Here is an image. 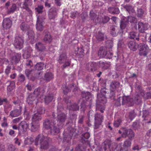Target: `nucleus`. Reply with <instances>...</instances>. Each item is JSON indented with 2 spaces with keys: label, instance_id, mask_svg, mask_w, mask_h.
<instances>
[{
  "label": "nucleus",
  "instance_id": "f257e3e1",
  "mask_svg": "<svg viewBox=\"0 0 151 151\" xmlns=\"http://www.w3.org/2000/svg\"><path fill=\"white\" fill-rule=\"evenodd\" d=\"M51 139L49 137L44 136L42 134H39L36 137L35 141V144L37 145H40V148L46 150L49 147V144Z\"/></svg>",
  "mask_w": 151,
  "mask_h": 151
},
{
  "label": "nucleus",
  "instance_id": "f03ea898",
  "mask_svg": "<svg viewBox=\"0 0 151 151\" xmlns=\"http://www.w3.org/2000/svg\"><path fill=\"white\" fill-rule=\"evenodd\" d=\"M118 132L121 134L122 137L124 138L127 137V139L131 140H133L134 138L135 133L131 129H127L122 127L119 130Z\"/></svg>",
  "mask_w": 151,
  "mask_h": 151
},
{
  "label": "nucleus",
  "instance_id": "7ed1b4c3",
  "mask_svg": "<svg viewBox=\"0 0 151 151\" xmlns=\"http://www.w3.org/2000/svg\"><path fill=\"white\" fill-rule=\"evenodd\" d=\"M98 54L100 57L110 59L112 58L113 53L111 51H107L106 47H100Z\"/></svg>",
  "mask_w": 151,
  "mask_h": 151
},
{
  "label": "nucleus",
  "instance_id": "20e7f679",
  "mask_svg": "<svg viewBox=\"0 0 151 151\" xmlns=\"http://www.w3.org/2000/svg\"><path fill=\"white\" fill-rule=\"evenodd\" d=\"M137 46L139 50V55L141 56H147L149 49L147 45L145 43H142L138 45Z\"/></svg>",
  "mask_w": 151,
  "mask_h": 151
},
{
  "label": "nucleus",
  "instance_id": "39448f33",
  "mask_svg": "<svg viewBox=\"0 0 151 151\" xmlns=\"http://www.w3.org/2000/svg\"><path fill=\"white\" fill-rule=\"evenodd\" d=\"M95 122L94 129H98L103 119V116L102 114L96 113L95 115Z\"/></svg>",
  "mask_w": 151,
  "mask_h": 151
},
{
  "label": "nucleus",
  "instance_id": "423d86ee",
  "mask_svg": "<svg viewBox=\"0 0 151 151\" xmlns=\"http://www.w3.org/2000/svg\"><path fill=\"white\" fill-rule=\"evenodd\" d=\"M49 90L50 88L46 86H44L42 88L38 87L35 90L33 93L36 97L39 96H43L46 91Z\"/></svg>",
  "mask_w": 151,
  "mask_h": 151
},
{
  "label": "nucleus",
  "instance_id": "0eeeda50",
  "mask_svg": "<svg viewBox=\"0 0 151 151\" xmlns=\"http://www.w3.org/2000/svg\"><path fill=\"white\" fill-rule=\"evenodd\" d=\"M65 102L67 103V107L69 111H77L79 110V107L77 103H72L71 101L69 100H66Z\"/></svg>",
  "mask_w": 151,
  "mask_h": 151
},
{
  "label": "nucleus",
  "instance_id": "6e6552de",
  "mask_svg": "<svg viewBox=\"0 0 151 151\" xmlns=\"http://www.w3.org/2000/svg\"><path fill=\"white\" fill-rule=\"evenodd\" d=\"M122 104L128 106H133L134 104L133 99L130 98L129 96H123L122 97Z\"/></svg>",
  "mask_w": 151,
  "mask_h": 151
},
{
  "label": "nucleus",
  "instance_id": "1a4fd4ad",
  "mask_svg": "<svg viewBox=\"0 0 151 151\" xmlns=\"http://www.w3.org/2000/svg\"><path fill=\"white\" fill-rule=\"evenodd\" d=\"M24 42L22 38L19 37H16L14 45L16 49L20 50L23 47Z\"/></svg>",
  "mask_w": 151,
  "mask_h": 151
},
{
  "label": "nucleus",
  "instance_id": "9d476101",
  "mask_svg": "<svg viewBox=\"0 0 151 151\" xmlns=\"http://www.w3.org/2000/svg\"><path fill=\"white\" fill-rule=\"evenodd\" d=\"M43 20L40 16H38L36 24V28L37 30L40 32L42 31L44 29V27Z\"/></svg>",
  "mask_w": 151,
  "mask_h": 151
},
{
  "label": "nucleus",
  "instance_id": "9b49d317",
  "mask_svg": "<svg viewBox=\"0 0 151 151\" xmlns=\"http://www.w3.org/2000/svg\"><path fill=\"white\" fill-rule=\"evenodd\" d=\"M55 124L53 119H47L44 120L43 127L46 129H49L53 127Z\"/></svg>",
  "mask_w": 151,
  "mask_h": 151
},
{
  "label": "nucleus",
  "instance_id": "f8f14e48",
  "mask_svg": "<svg viewBox=\"0 0 151 151\" xmlns=\"http://www.w3.org/2000/svg\"><path fill=\"white\" fill-rule=\"evenodd\" d=\"M104 143L105 145H107L110 151H114L117 147V145L116 143L112 142L111 140L109 139H106L104 141Z\"/></svg>",
  "mask_w": 151,
  "mask_h": 151
},
{
  "label": "nucleus",
  "instance_id": "ddd939ff",
  "mask_svg": "<svg viewBox=\"0 0 151 151\" xmlns=\"http://www.w3.org/2000/svg\"><path fill=\"white\" fill-rule=\"evenodd\" d=\"M44 36L43 39L44 42L46 43H50L53 40L52 36L47 30H44Z\"/></svg>",
  "mask_w": 151,
  "mask_h": 151
},
{
  "label": "nucleus",
  "instance_id": "4468645a",
  "mask_svg": "<svg viewBox=\"0 0 151 151\" xmlns=\"http://www.w3.org/2000/svg\"><path fill=\"white\" fill-rule=\"evenodd\" d=\"M12 21L9 18H6L4 19L2 23V26L4 29H9L12 25Z\"/></svg>",
  "mask_w": 151,
  "mask_h": 151
},
{
  "label": "nucleus",
  "instance_id": "2eb2a0df",
  "mask_svg": "<svg viewBox=\"0 0 151 151\" xmlns=\"http://www.w3.org/2000/svg\"><path fill=\"white\" fill-rule=\"evenodd\" d=\"M66 114L63 112L58 113L57 114L56 120L61 124L64 123L67 119Z\"/></svg>",
  "mask_w": 151,
  "mask_h": 151
},
{
  "label": "nucleus",
  "instance_id": "dca6fc26",
  "mask_svg": "<svg viewBox=\"0 0 151 151\" xmlns=\"http://www.w3.org/2000/svg\"><path fill=\"white\" fill-rule=\"evenodd\" d=\"M68 130L69 131V134H67L64 137V140L67 142H69L71 139L73 133L75 132V129L71 127L69 128Z\"/></svg>",
  "mask_w": 151,
  "mask_h": 151
},
{
  "label": "nucleus",
  "instance_id": "f3484780",
  "mask_svg": "<svg viewBox=\"0 0 151 151\" xmlns=\"http://www.w3.org/2000/svg\"><path fill=\"white\" fill-rule=\"evenodd\" d=\"M58 10L55 8H51L49 10L48 16L50 19H54L57 15Z\"/></svg>",
  "mask_w": 151,
  "mask_h": 151
},
{
  "label": "nucleus",
  "instance_id": "a211bd4d",
  "mask_svg": "<svg viewBox=\"0 0 151 151\" xmlns=\"http://www.w3.org/2000/svg\"><path fill=\"white\" fill-rule=\"evenodd\" d=\"M87 68L88 70L91 71L96 70L99 67V63L95 62L89 63L86 65Z\"/></svg>",
  "mask_w": 151,
  "mask_h": 151
},
{
  "label": "nucleus",
  "instance_id": "6ab92c4d",
  "mask_svg": "<svg viewBox=\"0 0 151 151\" xmlns=\"http://www.w3.org/2000/svg\"><path fill=\"white\" fill-rule=\"evenodd\" d=\"M138 25L139 31L140 32L143 33L145 30L148 29V25L147 24H144L139 22Z\"/></svg>",
  "mask_w": 151,
  "mask_h": 151
},
{
  "label": "nucleus",
  "instance_id": "aec40b11",
  "mask_svg": "<svg viewBox=\"0 0 151 151\" xmlns=\"http://www.w3.org/2000/svg\"><path fill=\"white\" fill-rule=\"evenodd\" d=\"M124 8L130 14L136 15V13L134 9V7L132 6L127 4L124 6Z\"/></svg>",
  "mask_w": 151,
  "mask_h": 151
},
{
  "label": "nucleus",
  "instance_id": "412c9836",
  "mask_svg": "<svg viewBox=\"0 0 151 151\" xmlns=\"http://www.w3.org/2000/svg\"><path fill=\"white\" fill-rule=\"evenodd\" d=\"M139 34L138 33L132 31L129 32L128 37L130 39H132L134 40H137L139 41Z\"/></svg>",
  "mask_w": 151,
  "mask_h": 151
},
{
  "label": "nucleus",
  "instance_id": "4be33fe9",
  "mask_svg": "<svg viewBox=\"0 0 151 151\" xmlns=\"http://www.w3.org/2000/svg\"><path fill=\"white\" fill-rule=\"evenodd\" d=\"M58 62L60 64L64 63L67 60V56L65 52L61 54L57 59Z\"/></svg>",
  "mask_w": 151,
  "mask_h": 151
},
{
  "label": "nucleus",
  "instance_id": "5701e85b",
  "mask_svg": "<svg viewBox=\"0 0 151 151\" xmlns=\"http://www.w3.org/2000/svg\"><path fill=\"white\" fill-rule=\"evenodd\" d=\"M47 94L45 96V101L46 103L48 104L51 102L53 98L54 95L52 93H50L49 90L47 91Z\"/></svg>",
  "mask_w": 151,
  "mask_h": 151
},
{
  "label": "nucleus",
  "instance_id": "b1692460",
  "mask_svg": "<svg viewBox=\"0 0 151 151\" xmlns=\"http://www.w3.org/2000/svg\"><path fill=\"white\" fill-rule=\"evenodd\" d=\"M81 142L84 143L88 145L89 144V142L88 139L90 136V135L89 132H86L82 135Z\"/></svg>",
  "mask_w": 151,
  "mask_h": 151
},
{
  "label": "nucleus",
  "instance_id": "393cba45",
  "mask_svg": "<svg viewBox=\"0 0 151 151\" xmlns=\"http://www.w3.org/2000/svg\"><path fill=\"white\" fill-rule=\"evenodd\" d=\"M40 127L39 122H35L32 121L30 124V130L32 132H35L37 131Z\"/></svg>",
  "mask_w": 151,
  "mask_h": 151
},
{
  "label": "nucleus",
  "instance_id": "a878e982",
  "mask_svg": "<svg viewBox=\"0 0 151 151\" xmlns=\"http://www.w3.org/2000/svg\"><path fill=\"white\" fill-rule=\"evenodd\" d=\"M137 44L135 41H130L127 43V45L129 48L133 51H135L138 48Z\"/></svg>",
  "mask_w": 151,
  "mask_h": 151
},
{
  "label": "nucleus",
  "instance_id": "bb28decb",
  "mask_svg": "<svg viewBox=\"0 0 151 151\" xmlns=\"http://www.w3.org/2000/svg\"><path fill=\"white\" fill-rule=\"evenodd\" d=\"M75 89V87L74 86V83L70 84L68 85V87L65 86V88L63 90V93L65 94L66 95L71 90L74 91Z\"/></svg>",
  "mask_w": 151,
  "mask_h": 151
},
{
  "label": "nucleus",
  "instance_id": "cd10ccee",
  "mask_svg": "<svg viewBox=\"0 0 151 151\" xmlns=\"http://www.w3.org/2000/svg\"><path fill=\"white\" fill-rule=\"evenodd\" d=\"M109 12L113 14H118L120 13V10L118 8L114 7H109L108 9Z\"/></svg>",
  "mask_w": 151,
  "mask_h": 151
},
{
  "label": "nucleus",
  "instance_id": "c85d7f7f",
  "mask_svg": "<svg viewBox=\"0 0 151 151\" xmlns=\"http://www.w3.org/2000/svg\"><path fill=\"white\" fill-rule=\"evenodd\" d=\"M21 110V108L19 109H16L11 111L9 115L12 117H16L20 115Z\"/></svg>",
  "mask_w": 151,
  "mask_h": 151
},
{
  "label": "nucleus",
  "instance_id": "c756f323",
  "mask_svg": "<svg viewBox=\"0 0 151 151\" xmlns=\"http://www.w3.org/2000/svg\"><path fill=\"white\" fill-rule=\"evenodd\" d=\"M128 21L127 18L124 17L122 19L120 22V27L122 30L124 29L127 27L128 24Z\"/></svg>",
  "mask_w": 151,
  "mask_h": 151
},
{
  "label": "nucleus",
  "instance_id": "7c9ffc66",
  "mask_svg": "<svg viewBox=\"0 0 151 151\" xmlns=\"http://www.w3.org/2000/svg\"><path fill=\"white\" fill-rule=\"evenodd\" d=\"M54 78L53 74L51 72H46L44 75V80L47 82H48Z\"/></svg>",
  "mask_w": 151,
  "mask_h": 151
},
{
  "label": "nucleus",
  "instance_id": "2f4dec72",
  "mask_svg": "<svg viewBox=\"0 0 151 151\" xmlns=\"http://www.w3.org/2000/svg\"><path fill=\"white\" fill-rule=\"evenodd\" d=\"M87 144L81 142L76 148V151H85Z\"/></svg>",
  "mask_w": 151,
  "mask_h": 151
},
{
  "label": "nucleus",
  "instance_id": "473e14b6",
  "mask_svg": "<svg viewBox=\"0 0 151 151\" xmlns=\"http://www.w3.org/2000/svg\"><path fill=\"white\" fill-rule=\"evenodd\" d=\"M50 132L51 134L53 135H57L60 132V129L55 126V124L53 127L50 129Z\"/></svg>",
  "mask_w": 151,
  "mask_h": 151
},
{
  "label": "nucleus",
  "instance_id": "72a5a7b5",
  "mask_svg": "<svg viewBox=\"0 0 151 151\" xmlns=\"http://www.w3.org/2000/svg\"><path fill=\"white\" fill-rule=\"evenodd\" d=\"M99 67H101L103 70L107 69L110 66L109 63L100 61L99 62Z\"/></svg>",
  "mask_w": 151,
  "mask_h": 151
},
{
  "label": "nucleus",
  "instance_id": "f704fd0d",
  "mask_svg": "<svg viewBox=\"0 0 151 151\" xmlns=\"http://www.w3.org/2000/svg\"><path fill=\"white\" fill-rule=\"evenodd\" d=\"M37 97L34 95V94L31 93L30 94L27 99V103L30 104H32L33 102L36 99Z\"/></svg>",
  "mask_w": 151,
  "mask_h": 151
},
{
  "label": "nucleus",
  "instance_id": "c9c22d12",
  "mask_svg": "<svg viewBox=\"0 0 151 151\" xmlns=\"http://www.w3.org/2000/svg\"><path fill=\"white\" fill-rule=\"evenodd\" d=\"M120 85L119 82L115 81H113L110 85V90L115 91L116 88L119 87Z\"/></svg>",
  "mask_w": 151,
  "mask_h": 151
},
{
  "label": "nucleus",
  "instance_id": "e433bc0d",
  "mask_svg": "<svg viewBox=\"0 0 151 151\" xmlns=\"http://www.w3.org/2000/svg\"><path fill=\"white\" fill-rule=\"evenodd\" d=\"M42 119L41 115L38 113H35L32 115V121L35 122H39Z\"/></svg>",
  "mask_w": 151,
  "mask_h": 151
},
{
  "label": "nucleus",
  "instance_id": "4c0bfd02",
  "mask_svg": "<svg viewBox=\"0 0 151 151\" xmlns=\"http://www.w3.org/2000/svg\"><path fill=\"white\" fill-rule=\"evenodd\" d=\"M142 99L140 96L138 94H136L134 97L133 101L137 105H141L142 103Z\"/></svg>",
  "mask_w": 151,
  "mask_h": 151
},
{
  "label": "nucleus",
  "instance_id": "58836bf2",
  "mask_svg": "<svg viewBox=\"0 0 151 151\" xmlns=\"http://www.w3.org/2000/svg\"><path fill=\"white\" fill-rule=\"evenodd\" d=\"M132 140L127 139L124 142L122 147L124 148V149H128V148H130L131 146Z\"/></svg>",
  "mask_w": 151,
  "mask_h": 151
},
{
  "label": "nucleus",
  "instance_id": "ea45409f",
  "mask_svg": "<svg viewBox=\"0 0 151 151\" xmlns=\"http://www.w3.org/2000/svg\"><path fill=\"white\" fill-rule=\"evenodd\" d=\"M21 58V54L17 53L12 57V62L15 63H18L20 60Z\"/></svg>",
  "mask_w": 151,
  "mask_h": 151
},
{
  "label": "nucleus",
  "instance_id": "a19ab883",
  "mask_svg": "<svg viewBox=\"0 0 151 151\" xmlns=\"http://www.w3.org/2000/svg\"><path fill=\"white\" fill-rule=\"evenodd\" d=\"M118 29L115 26H112L110 27V33L113 36H116L117 35Z\"/></svg>",
  "mask_w": 151,
  "mask_h": 151
},
{
  "label": "nucleus",
  "instance_id": "79ce46f5",
  "mask_svg": "<svg viewBox=\"0 0 151 151\" xmlns=\"http://www.w3.org/2000/svg\"><path fill=\"white\" fill-rule=\"evenodd\" d=\"M81 96L83 99H83L84 101H88L91 97L90 93L88 92H82L81 93Z\"/></svg>",
  "mask_w": 151,
  "mask_h": 151
},
{
  "label": "nucleus",
  "instance_id": "37998d69",
  "mask_svg": "<svg viewBox=\"0 0 151 151\" xmlns=\"http://www.w3.org/2000/svg\"><path fill=\"white\" fill-rule=\"evenodd\" d=\"M5 104L4 105V110L5 113L8 114L11 109L12 105L8 101L7 102H5Z\"/></svg>",
  "mask_w": 151,
  "mask_h": 151
},
{
  "label": "nucleus",
  "instance_id": "c03bdc74",
  "mask_svg": "<svg viewBox=\"0 0 151 151\" xmlns=\"http://www.w3.org/2000/svg\"><path fill=\"white\" fill-rule=\"evenodd\" d=\"M104 34L100 31H99L96 34V37L97 40L101 41L104 40Z\"/></svg>",
  "mask_w": 151,
  "mask_h": 151
},
{
  "label": "nucleus",
  "instance_id": "a18cd8bd",
  "mask_svg": "<svg viewBox=\"0 0 151 151\" xmlns=\"http://www.w3.org/2000/svg\"><path fill=\"white\" fill-rule=\"evenodd\" d=\"M22 129V131H25L28 128V124L25 121H22L19 124Z\"/></svg>",
  "mask_w": 151,
  "mask_h": 151
},
{
  "label": "nucleus",
  "instance_id": "49530a36",
  "mask_svg": "<svg viewBox=\"0 0 151 151\" xmlns=\"http://www.w3.org/2000/svg\"><path fill=\"white\" fill-rule=\"evenodd\" d=\"M33 69L27 68L25 70V74L28 79L29 78L30 76H32V73L34 72Z\"/></svg>",
  "mask_w": 151,
  "mask_h": 151
},
{
  "label": "nucleus",
  "instance_id": "de8ad7c7",
  "mask_svg": "<svg viewBox=\"0 0 151 151\" xmlns=\"http://www.w3.org/2000/svg\"><path fill=\"white\" fill-rule=\"evenodd\" d=\"M132 127L135 130L139 129L140 127V122L139 121L137 120L133 122L132 125Z\"/></svg>",
  "mask_w": 151,
  "mask_h": 151
},
{
  "label": "nucleus",
  "instance_id": "09e8293b",
  "mask_svg": "<svg viewBox=\"0 0 151 151\" xmlns=\"http://www.w3.org/2000/svg\"><path fill=\"white\" fill-rule=\"evenodd\" d=\"M97 98L99 101L101 103L105 104L106 102L107 97L106 96H101V95L97 94Z\"/></svg>",
  "mask_w": 151,
  "mask_h": 151
},
{
  "label": "nucleus",
  "instance_id": "8fccbe9b",
  "mask_svg": "<svg viewBox=\"0 0 151 151\" xmlns=\"http://www.w3.org/2000/svg\"><path fill=\"white\" fill-rule=\"evenodd\" d=\"M44 67V64L42 63H37L35 66V69L38 70H42Z\"/></svg>",
  "mask_w": 151,
  "mask_h": 151
},
{
  "label": "nucleus",
  "instance_id": "3c124183",
  "mask_svg": "<svg viewBox=\"0 0 151 151\" xmlns=\"http://www.w3.org/2000/svg\"><path fill=\"white\" fill-rule=\"evenodd\" d=\"M9 82V85L8 86L7 90L10 92L15 88V83L13 81H10Z\"/></svg>",
  "mask_w": 151,
  "mask_h": 151
},
{
  "label": "nucleus",
  "instance_id": "603ef678",
  "mask_svg": "<svg viewBox=\"0 0 151 151\" xmlns=\"http://www.w3.org/2000/svg\"><path fill=\"white\" fill-rule=\"evenodd\" d=\"M36 48L40 51H42L45 48L44 45L40 42H38L35 44Z\"/></svg>",
  "mask_w": 151,
  "mask_h": 151
},
{
  "label": "nucleus",
  "instance_id": "864d4df0",
  "mask_svg": "<svg viewBox=\"0 0 151 151\" xmlns=\"http://www.w3.org/2000/svg\"><path fill=\"white\" fill-rule=\"evenodd\" d=\"M17 6L15 4H13L9 9L7 11V13L9 14L14 13L16 10Z\"/></svg>",
  "mask_w": 151,
  "mask_h": 151
},
{
  "label": "nucleus",
  "instance_id": "5fc2aeb1",
  "mask_svg": "<svg viewBox=\"0 0 151 151\" xmlns=\"http://www.w3.org/2000/svg\"><path fill=\"white\" fill-rule=\"evenodd\" d=\"M114 90H110V92L109 93H107V98H109L114 100L115 96V93Z\"/></svg>",
  "mask_w": 151,
  "mask_h": 151
},
{
  "label": "nucleus",
  "instance_id": "6e6d98bb",
  "mask_svg": "<svg viewBox=\"0 0 151 151\" xmlns=\"http://www.w3.org/2000/svg\"><path fill=\"white\" fill-rule=\"evenodd\" d=\"M69 119L71 120H75L77 119V115L74 112L69 111Z\"/></svg>",
  "mask_w": 151,
  "mask_h": 151
},
{
  "label": "nucleus",
  "instance_id": "4d7b16f0",
  "mask_svg": "<svg viewBox=\"0 0 151 151\" xmlns=\"http://www.w3.org/2000/svg\"><path fill=\"white\" fill-rule=\"evenodd\" d=\"M27 35L29 39L31 40H34L35 35L34 31L32 30H29L27 32Z\"/></svg>",
  "mask_w": 151,
  "mask_h": 151
},
{
  "label": "nucleus",
  "instance_id": "13d9d810",
  "mask_svg": "<svg viewBox=\"0 0 151 151\" xmlns=\"http://www.w3.org/2000/svg\"><path fill=\"white\" fill-rule=\"evenodd\" d=\"M136 114L134 112V110H132L129 112L128 114V116L130 120L132 121L136 116Z\"/></svg>",
  "mask_w": 151,
  "mask_h": 151
},
{
  "label": "nucleus",
  "instance_id": "bf43d9fd",
  "mask_svg": "<svg viewBox=\"0 0 151 151\" xmlns=\"http://www.w3.org/2000/svg\"><path fill=\"white\" fill-rule=\"evenodd\" d=\"M43 6L42 5H38L35 9V12L38 14H42L43 12Z\"/></svg>",
  "mask_w": 151,
  "mask_h": 151
},
{
  "label": "nucleus",
  "instance_id": "052dcab7",
  "mask_svg": "<svg viewBox=\"0 0 151 151\" xmlns=\"http://www.w3.org/2000/svg\"><path fill=\"white\" fill-rule=\"evenodd\" d=\"M96 110L100 111L101 113H102L104 112L105 110L104 106L101 104H97L96 106Z\"/></svg>",
  "mask_w": 151,
  "mask_h": 151
},
{
  "label": "nucleus",
  "instance_id": "680f3d73",
  "mask_svg": "<svg viewBox=\"0 0 151 151\" xmlns=\"http://www.w3.org/2000/svg\"><path fill=\"white\" fill-rule=\"evenodd\" d=\"M85 118V116L83 115H80L78 117V123L79 124H83Z\"/></svg>",
  "mask_w": 151,
  "mask_h": 151
},
{
  "label": "nucleus",
  "instance_id": "e2e57ef3",
  "mask_svg": "<svg viewBox=\"0 0 151 151\" xmlns=\"http://www.w3.org/2000/svg\"><path fill=\"white\" fill-rule=\"evenodd\" d=\"M21 29L23 31H25L28 29L27 24L24 22L22 23L20 26Z\"/></svg>",
  "mask_w": 151,
  "mask_h": 151
},
{
  "label": "nucleus",
  "instance_id": "0e129e2a",
  "mask_svg": "<svg viewBox=\"0 0 151 151\" xmlns=\"http://www.w3.org/2000/svg\"><path fill=\"white\" fill-rule=\"evenodd\" d=\"M128 21L131 23H135L137 22V19L134 17H133L131 16H128L127 18Z\"/></svg>",
  "mask_w": 151,
  "mask_h": 151
},
{
  "label": "nucleus",
  "instance_id": "69168bd1",
  "mask_svg": "<svg viewBox=\"0 0 151 151\" xmlns=\"http://www.w3.org/2000/svg\"><path fill=\"white\" fill-rule=\"evenodd\" d=\"M144 14V10L141 8H138L137 10V15L138 17H141Z\"/></svg>",
  "mask_w": 151,
  "mask_h": 151
},
{
  "label": "nucleus",
  "instance_id": "338daca9",
  "mask_svg": "<svg viewBox=\"0 0 151 151\" xmlns=\"http://www.w3.org/2000/svg\"><path fill=\"white\" fill-rule=\"evenodd\" d=\"M108 90L106 88H104L101 89V94H99L101 95V96H106L107 97V92Z\"/></svg>",
  "mask_w": 151,
  "mask_h": 151
},
{
  "label": "nucleus",
  "instance_id": "774afa93",
  "mask_svg": "<svg viewBox=\"0 0 151 151\" xmlns=\"http://www.w3.org/2000/svg\"><path fill=\"white\" fill-rule=\"evenodd\" d=\"M70 64L71 61L70 60H67L64 63V64L62 66L63 69H65L66 67L69 66L70 65Z\"/></svg>",
  "mask_w": 151,
  "mask_h": 151
}]
</instances>
